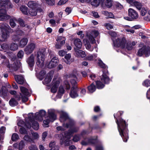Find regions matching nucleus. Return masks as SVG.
<instances>
[{
    "instance_id": "obj_14",
    "label": "nucleus",
    "mask_w": 150,
    "mask_h": 150,
    "mask_svg": "<svg viewBox=\"0 0 150 150\" xmlns=\"http://www.w3.org/2000/svg\"><path fill=\"white\" fill-rule=\"evenodd\" d=\"M8 90L4 86H3L0 91L1 96L4 98H6L8 94Z\"/></svg>"
},
{
    "instance_id": "obj_36",
    "label": "nucleus",
    "mask_w": 150,
    "mask_h": 150,
    "mask_svg": "<svg viewBox=\"0 0 150 150\" xmlns=\"http://www.w3.org/2000/svg\"><path fill=\"white\" fill-rule=\"evenodd\" d=\"M71 58V55L70 54H66L64 57V58L65 59L64 62L67 64H70L71 62L70 60Z\"/></svg>"
},
{
    "instance_id": "obj_21",
    "label": "nucleus",
    "mask_w": 150,
    "mask_h": 150,
    "mask_svg": "<svg viewBox=\"0 0 150 150\" xmlns=\"http://www.w3.org/2000/svg\"><path fill=\"white\" fill-rule=\"evenodd\" d=\"M124 112L122 111H118L116 114H114V117L115 120V122L117 120H118L119 119H121V118H122L121 117V116L123 114Z\"/></svg>"
},
{
    "instance_id": "obj_23",
    "label": "nucleus",
    "mask_w": 150,
    "mask_h": 150,
    "mask_svg": "<svg viewBox=\"0 0 150 150\" xmlns=\"http://www.w3.org/2000/svg\"><path fill=\"white\" fill-rule=\"evenodd\" d=\"M69 122L68 123H66L65 125V127L67 128H71L74 126L75 125V122L72 119L70 118L68 120Z\"/></svg>"
},
{
    "instance_id": "obj_6",
    "label": "nucleus",
    "mask_w": 150,
    "mask_h": 150,
    "mask_svg": "<svg viewBox=\"0 0 150 150\" xmlns=\"http://www.w3.org/2000/svg\"><path fill=\"white\" fill-rule=\"evenodd\" d=\"M59 60L56 57H53L49 62H47L46 64V66L49 69H51L56 67L58 64Z\"/></svg>"
},
{
    "instance_id": "obj_37",
    "label": "nucleus",
    "mask_w": 150,
    "mask_h": 150,
    "mask_svg": "<svg viewBox=\"0 0 150 150\" xmlns=\"http://www.w3.org/2000/svg\"><path fill=\"white\" fill-rule=\"evenodd\" d=\"M10 18L9 16L7 15L5 13H3L0 14V20L6 21L8 19Z\"/></svg>"
},
{
    "instance_id": "obj_53",
    "label": "nucleus",
    "mask_w": 150,
    "mask_h": 150,
    "mask_svg": "<svg viewBox=\"0 0 150 150\" xmlns=\"http://www.w3.org/2000/svg\"><path fill=\"white\" fill-rule=\"evenodd\" d=\"M47 3L50 6H53L54 5L55 0H45Z\"/></svg>"
},
{
    "instance_id": "obj_13",
    "label": "nucleus",
    "mask_w": 150,
    "mask_h": 150,
    "mask_svg": "<svg viewBox=\"0 0 150 150\" xmlns=\"http://www.w3.org/2000/svg\"><path fill=\"white\" fill-rule=\"evenodd\" d=\"M70 118L66 112L62 111L60 114L59 120L61 122H64Z\"/></svg>"
},
{
    "instance_id": "obj_17",
    "label": "nucleus",
    "mask_w": 150,
    "mask_h": 150,
    "mask_svg": "<svg viewBox=\"0 0 150 150\" xmlns=\"http://www.w3.org/2000/svg\"><path fill=\"white\" fill-rule=\"evenodd\" d=\"M74 44L76 48V49H81L82 47V43L80 39L77 38L74 40Z\"/></svg>"
},
{
    "instance_id": "obj_26",
    "label": "nucleus",
    "mask_w": 150,
    "mask_h": 150,
    "mask_svg": "<svg viewBox=\"0 0 150 150\" xmlns=\"http://www.w3.org/2000/svg\"><path fill=\"white\" fill-rule=\"evenodd\" d=\"M70 139L68 140V139H65L61 138L60 139V144L61 145L64 144L65 146H68L70 145Z\"/></svg>"
},
{
    "instance_id": "obj_46",
    "label": "nucleus",
    "mask_w": 150,
    "mask_h": 150,
    "mask_svg": "<svg viewBox=\"0 0 150 150\" xmlns=\"http://www.w3.org/2000/svg\"><path fill=\"white\" fill-rule=\"evenodd\" d=\"M89 127H91L92 130L93 129H101V127L98 124H96L94 125L93 127H90V124H89Z\"/></svg>"
},
{
    "instance_id": "obj_56",
    "label": "nucleus",
    "mask_w": 150,
    "mask_h": 150,
    "mask_svg": "<svg viewBox=\"0 0 150 150\" xmlns=\"http://www.w3.org/2000/svg\"><path fill=\"white\" fill-rule=\"evenodd\" d=\"M64 93V90L63 88H59L58 91V95L62 96Z\"/></svg>"
},
{
    "instance_id": "obj_34",
    "label": "nucleus",
    "mask_w": 150,
    "mask_h": 150,
    "mask_svg": "<svg viewBox=\"0 0 150 150\" xmlns=\"http://www.w3.org/2000/svg\"><path fill=\"white\" fill-rule=\"evenodd\" d=\"M71 133H70V132L68 130L67 132H65L64 134V136H63L62 138H61L65 139H67L68 140L70 139L71 136L72 135Z\"/></svg>"
},
{
    "instance_id": "obj_57",
    "label": "nucleus",
    "mask_w": 150,
    "mask_h": 150,
    "mask_svg": "<svg viewBox=\"0 0 150 150\" xmlns=\"http://www.w3.org/2000/svg\"><path fill=\"white\" fill-rule=\"evenodd\" d=\"M140 10V14L142 16H144L147 13V11L144 8H142Z\"/></svg>"
},
{
    "instance_id": "obj_11",
    "label": "nucleus",
    "mask_w": 150,
    "mask_h": 150,
    "mask_svg": "<svg viewBox=\"0 0 150 150\" xmlns=\"http://www.w3.org/2000/svg\"><path fill=\"white\" fill-rule=\"evenodd\" d=\"M46 112L43 110H41L39 112H36L35 113V118L36 119L42 121L43 120L42 117L45 116Z\"/></svg>"
},
{
    "instance_id": "obj_33",
    "label": "nucleus",
    "mask_w": 150,
    "mask_h": 150,
    "mask_svg": "<svg viewBox=\"0 0 150 150\" xmlns=\"http://www.w3.org/2000/svg\"><path fill=\"white\" fill-rule=\"evenodd\" d=\"M28 13L31 16H36L37 13V11L36 10V8L30 9L28 11Z\"/></svg>"
},
{
    "instance_id": "obj_50",
    "label": "nucleus",
    "mask_w": 150,
    "mask_h": 150,
    "mask_svg": "<svg viewBox=\"0 0 150 150\" xmlns=\"http://www.w3.org/2000/svg\"><path fill=\"white\" fill-rule=\"evenodd\" d=\"M142 85L146 87L150 86V80L146 79L142 83Z\"/></svg>"
},
{
    "instance_id": "obj_22",
    "label": "nucleus",
    "mask_w": 150,
    "mask_h": 150,
    "mask_svg": "<svg viewBox=\"0 0 150 150\" xmlns=\"http://www.w3.org/2000/svg\"><path fill=\"white\" fill-rule=\"evenodd\" d=\"M19 67L18 63L17 62H14L13 64H11L10 69L12 71H16Z\"/></svg>"
},
{
    "instance_id": "obj_3",
    "label": "nucleus",
    "mask_w": 150,
    "mask_h": 150,
    "mask_svg": "<svg viewBox=\"0 0 150 150\" xmlns=\"http://www.w3.org/2000/svg\"><path fill=\"white\" fill-rule=\"evenodd\" d=\"M45 51H39L37 53V65L40 67H42L44 64V61L45 57Z\"/></svg>"
},
{
    "instance_id": "obj_32",
    "label": "nucleus",
    "mask_w": 150,
    "mask_h": 150,
    "mask_svg": "<svg viewBox=\"0 0 150 150\" xmlns=\"http://www.w3.org/2000/svg\"><path fill=\"white\" fill-rule=\"evenodd\" d=\"M27 5L31 8H35L37 7V4L34 1H30L28 3Z\"/></svg>"
},
{
    "instance_id": "obj_4",
    "label": "nucleus",
    "mask_w": 150,
    "mask_h": 150,
    "mask_svg": "<svg viewBox=\"0 0 150 150\" xmlns=\"http://www.w3.org/2000/svg\"><path fill=\"white\" fill-rule=\"evenodd\" d=\"M144 54L146 57H148L150 55V47L148 46L143 45L142 47L139 49L137 52V55L139 57L142 56Z\"/></svg>"
},
{
    "instance_id": "obj_63",
    "label": "nucleus",
    "mask_w": 150,
    "mask_h": 150,
    "mask_svg": "<svg viewBox=\"0 0 150 150\" xmlns=\"http://www.w3.org/2000/svg\"><path fill=\"white\" fill-rule=\"evenodd\" d=\"M30 150H38V149L36 146L34 145H32L29 147Z\"/></svg>"
},
{
    "instance_id": "obj_58",
    "label": "nucleus",
    "mask_w": 150,
    "mask_h": 150,
    "mask_svg": "<svg viewBox=\"0 0 150 150\" xmlns=\"http://www.w3.org/2000/svg\"><path fill=\"white\" fill-rule=\"evenodd\" d=\"M20 96H21L22 98V101L23 102H27L28 100V98L27 97H26L25 96H22L21 93H20Z\"/></svg>"
},
{
    "instance_id": "obj_52",
    "label": "nucleus",
    "mask_w": 150,
    "mask_h": 150,
    "mask_svg": "<svg viewBox=\"0 0 150 150\" xmlns=\"http://www.w3.org/2000/svg\"><path fill=\"white\" fill-rule=\"evenodd\" d=\"M25 144L23 140H21L19 143L18 146L19 150H22Z\"/></svg>"
},
{
    "instance_id": "obj_42",
    "label": "nucleus",
    "mask_w": 150,
    "mask_h": 150,
    "mask_svg": "<svg viewBox=\"0 0 150 150\" xmlns=\"http://www.w3.org/2000/svg\"><path fill=\"white\" fill-rule=\"evenodd\" d=\"M18 23L22 27H24L27 25L25 24V21L22 18H19L18 20Z\"/></svg>"
},
{
    "instance_id": "obj_29",
    "label": "nucleus",
    "mask_w": 150,
    "mask_h": 150,
    "mask_svg": "<svg viewBox=\"0 0 150 150\" xmlns=\"http://www.w3.org/2000/svg\"><path fill=\"white\" fill-rule=\"evenodd\" d=\"M8 47L10 50L13 51L17 50L18 48V45L13 42L11 43Z\"/></svg>"
},
{
    "instance_id": "obj_48",
    "label": "nucleus",
    "mask_w": 150,
    "mask_h": 150,
    "mask_svg": "<svg viewBox=\"0 0 150 150\" xmlns=\"http://www.w3.org/2000/svg\"><path fill=\"white\" fill-rule=\"evenodd\" d=\"M19 138V136L18 134L16 133H14L13 134L11 139L13 141H15L17 140Z\"/></svg>"
},
{
    "instance_id": "obj_61",
    "label": "nucleus",
    "mask_w": 150,
    "mask_h": 150,
    "mask_svg": "<svg viewBox=\"0 0 150 150\" xmlns=\"http://www.w3.org/2000/svg\"><path fill=\"white\" fill-rule=\"evenodd\" d=\"M70 81L72 86H77L76 85L77 82L75 79H71L70 80Z\"/></svg>"
},
{
    "instance_id": "obj_25",
    "label": "nucleus",
    "mask_w": 150,
    "mask_h": 150,
    "mask_svg": "<svg viewBox=\"0 0 150 150\" xmlns=\"http://www.w3.org/2000/svg\"><path fill=\"white\" fill-rule=\"evenodd\" d=\"M9 104L11 106L15 107L18 104V103L15 98H12L9 101Z\"/></svg>"
},
{
    "instance_id": "obj_20",
    "label": "nucleus",
    "mask_w": 150,
    "mask_h": 150,
    "mask_svg": "<svg viewBox=\"0 0 150 150\" xmlns=\"http://www.w3.org/2000/svg\"><path fill=\"white\" fill-rule=\"evenodd\" d=\"M94 137V138H91L88 139V142L89 144L96 145L98 143V136H97Z\"/></svg>"
},
{
    "instance_id": "obj_35",
    "label": "nucleus",
    "mask_w": 150,
    "mask_h": 150,
    "mask_svg": "<svg viewBox=\"0 0 150 150\" xmlns=\"http://www.w3.org/2000/svg\"><path fill=\"white\" fill-rule=\"evenodd\" d=\"M133 5L135 6L139 10H140L141 9L142 6V5L141 3L137 1L134 2Z\"/></svg>"
},
{
    "instance_id": "obj_43",
    "label": "nucleus",
    "mask_w": 150,
    "mask_h": 150,
    "mask_svg": "<svg viewBox=\"0 0 150 150\" xmlns=\"http://www.w3.org/2000/svg\"><path fill=\"white\" fill-rule=\"evenodd\" d=\"M52 78V77L50 75H47L44 80L45 84H47L49 83L51 81Z\"/></svg>"
},
{
    "instance_id": "obj_49",
    "label": "nucleus",
    "mask_w": 150,
    "mask_h": 150,
    "mask_svg": "<svg viewBox=\"0 0 150 150\" xmlns=\"http://www.w3.org/2000/svg\"><path fill=\"white\" fill-rule=\"evenodd\" d=\"M105 14L108 16V18H114V16L112 13L108 12L107 11H104Z\"/></svg>"
},
{
    "instance_id": "obj_64",
    "label": "nucleus",
    "mask_w": 150,
    "mask_h": 150,
    "mask_svg": "<svg viewBox=\"0 0 150 150\" xmlns=\"http://www.w3.org/2000/svg\"><path fill=\"white\" fill-rule=\"evenodd\" d=\"M95 150H103V146L101 145H97L95 147Z\"/></svg>"
},
{
    "instance_id": "obj_9",
    "label": "nucleus",
    "mask_w": 150,
    "mask_h": 150,
    "mask_svg": "<svg viewBox=\"0 0 150 150\" xmlns=\"http://www.w3.org/2000/svg\"><path fill=\"white\" fill-rule=\"evenodd\" d=\"M26 62L28 64V67L30 71H32L34 65V57L33 54L30 56L27 59Z\"/></svg>"
},
{
    "instance_id": "obj_60",
    "label": "nucleus",
    "mask_w": 150,
    "mask_h": 150,
    "mask_svg": "<svg viewBox=\"0 0 150 150\" xmlns=\"http://www.w3.org/2000/svg\"><path fill=\"white\" fill-rule=\"evenodd\" d=\"M25 124V122L23 120H20L18 123L17 125L21 127L22 126L24 125Z\"/></svg>"
},
{
    "instance_id": "obj_62",
    "label": "nucleus",
    "mask_w": 150,
    "mask_h": 150,
    "mask_svg": "<svg viewBox=\"0 0 150 150\" xmlns=\"http://www.w3.org/2000/svg\"><path fill=\"white\" fill-rule=\"evenodd\" d=\"M105 26L108 30L112 29L113 28V26L109 23H105Z\"/></svg>"
},
{
    "instance_id": "obj_15",
    "label": "nucleus",
    "mask_w": 150,
    "mask_h": 150,
    "mask_svg": "<svg viewBox=\"0 0 150 150\" xmlns=\"http://www.w3.org/2000/svg\"><path fill=\"white\" fill-rule=\"evenodd\" d=\"M14 78L16 82L19 84H23L24 82V79L22 76L15 75L14 76Z\"/></svg>"
},
{
    "instance_id": "obj_31",
    "label": "nucleus",
    "mask_w": 150,
    "mask_h": 150,
    "mask_svg": "<svg viewBox=\"0 0 150 150\" xmlns=\"http://www.w3.org/2000/svg\"><path fill=\"white\" fill-rule=\"evenodd\" d=\"M20 90L24 95L27 96L29 93L28 89L22 86H20Z\"/></svg>"
},
{
    "instance_id": "obj_38",
    "label": "nucleus",
    "mask_w": 150,
    "mask_h": 150,
    "mask_svg": "<svg viewBox=\"0 0 150 150\" xmlns=\"http://www.w3.org/2000/svg\"><path fill=\"white\" fill-rule=\"evenodd\" d=\"M9 2L8 0H0V7H5Z\"/></svg>"
},
{
    "instance_id": "obj_8",
    "label": "nucleus",
    "mask_w": 150,
    "mask_h": 150,
    "mask_svg": "<svg viewBox=\"0 0 150 150\" xmlns=\"http://www.w3.org/2000/svg\"><path fill=\"white\" fill-rule=\"evenodd\" d=\"M79 89V88L78 86H72L69 93L70 96L72 98H75L78 97L79 95L78 92Z\"/></svg>"
},
{
    "instance_id": "obj_51",
    "label": "nucleus",
    "mask_w": 150,
    "mask_h": 150,
    "mask_svg": "<svg viewBox=\"0 0 150 150\" xmlns=\"http://www.w3.org/2000/svg\"><path fill=\"white\" fill-rule=\"evenodd\" d=\"M23 52L22 50H21L18 53L17 56L18 58L22 59L23 56Z\"/></svg>"
},
{
    "instance_id": "obj_27",
    "label": "nucleus",
    "mask_w": 150,
    "mask_h": 150,
    "mask_svg": "<svg viewBox=\"0 0 150 150\" xmlns=\"http://www.w3.org/2000/svg\"><path fill=\"white\" fill-rule=\"evenodd\" d=\"M46 74V71L45 70H41L39 73L36 75V76L38 79L41 81L44 78Z\"/></svg>"
},
{
    "instance_id": "obj_24",
    "label": "nucleus",
    "mask_w": 150,
    "mask_h": 150,
    "mask_svg": "<svg viewBox=\"0 0 150 150\" xmlns=\"http://www.w3.org/2000/svg\"><path fill=\"white\" fill-rule=\"evenodd\" d=\"M28 40L26 38H22L20 41L19 43V46L22 47H23L26 45L28 42Z\"/></svg>"
},
{
    "instance_id": "obj_45",
    "label": "nucleus",
    "mask_w": 150,
    "mask_h": 150,
    "mask_svg": "<svg viewBox=\"0 0 150 150\" xmlns=\"http://www.w3.org/2000/svg\"><path fill=\"white\" fill-rule=\"evenodd\" d=\"M20 36L18 35H14L12 37V40L15 42H18L20 39Z\"/></svg>"
},
{
    "instance_id": "obj_16",
    "label": "nucleus",
    "mask_w": 150,
    "mask_h": 150,
    "mask_svg": "<svg viewBox=\"0 0 150 150\" xmlns=\"http://www.w3.org/2000/svg\"><path fill=\"white\" fill-rule=\"evenodd\" d=\"M48 114L50 119L53 120V121L56 120V115H55L54 110L52 109L49 110L48 111Z\"/></svg>"
},
{
    "instance_id": "obj_47",
    "label": "nucleus",
    "mask_w": 150,
    "mask_h": 150,
    "mask_svg": "<svg viewBox=\"0 0 150 150\" xmlns=\"http://www.w3.org/2000/svg\"><path fill=\"white\" fill-rule=\"evenodd\" d=\"M98 62V65L101 68L103 69H105L106 68L105 64L101 60L99 59Z\"/></svg>"
},
{
    "instance_id": "obj_55",
    "label": "nucleus",
    "mask_w": 150,
    "mask_h": 150,
    "mask_svg": "<svg viewBox=\"0 0 150 150\" xmlns=\"http://www.w3.org/2000/svg\"><path fill=\"white\" fill-rule=\"evenodd\" d=\"M19 132L21 134H25L27 133V130L24 127L21 128L20 129Z\"/></svg>"
},
{
    "instance_id": "obj_30",
    "label": "nucleus",
    "mask_w": 150,
    "mask_h": 150,
    "mask_svg": "<svg viewBox=\"0 0 150 150\" xmlns=\"http://www.w3.org/2000/svg\"><path fill=\"white\" fill-rule=\"evenodd\" d=\"M28 8L25 6L23 5L20 8V10L25 15H28Z\"/></svg>"
},
{
    "instance_id": "obj_39",
    "label": "nucleus",
    "mask_w": 150,
    "mask_h": 150,
    "mask_svg": "<svg viewBox=\"0 0 150 150\" xmlns=\"http://www.w3.org/2000/svg\"><path fill=\"white\" fill-rule=\"evenodd\" d=\"M79 127H73L70 128L68 130L72 134L78 132L79 130Z\"/></svg>"
},
{
    "instance_id": "obj_12",
    "label": "nucleus",
    "mask_w": 150,
    "mask_h": 150,
    "mask_svg": "<svg viewBox=\"0 0 150 150\" xmlns=\"http://www.w3.org/2000/svg\"><path fill=\"white\" fill-rule=\"evenodd\" d=\"M128 15L132 19H136L138 17V15L137 12L134 9L129 8L128 9Z\"/></svg>"
},
{
    "instance_id": "obj_5",
    "label": "nucleus",
    "mask_w": 150,
    "mask_h": 150,
    "mask_svg": "<svg viewBox=\"0 0 150 150\" xmlns=\"http://www.w3.org/2000/svg\"><path fill=\"white\" fill-rule=\"evenodd\" d=\"M112 41L114 46L116 47H121L123 49L125 47L126 40L125 38H122L121 40L118 38L115 41L112 39Z\"/></svg>"
},
{
    "instance_id": "obj_19",
    "label": "nucleus",
    "mask_w": 150,
    "mask_h": 150,
    "mask_svg": "<svg viewBox=\"0 0 150 150\" xmlns=\"http://www.w3.org/2000/svg\"><path fill=\"white\" fill-rule=\"evenodd\" d=\"M74 50L76 54L78 57L83 58L86 56V54L84 51L77 49H75V48H74Z\"/></svg>"
},
{
    "instance_id": "obj_7",
    "label": "nucleus",
    "mask_w": 150,
    "mask_h": 150,
    "mask_svg": "<svg viewBox=\"0 0 150 150\" xmlns=\"http://www.w3.org/2000/svg\"><path fill=\"white\" fill-rule=\"evenodd\" d=\"M103 74L100 77V79L102 82L105 84H108L110 83V79L108 76L109 74L107 70H102Z\"/></svg>"
},
{
    "instance_id": "obj_18",
    "label": "nucleus",
    "mask_w": 150,
    "mask_h": 150,
    "mask_svg": "<svg viewBox=\"0 0 150 150\" xmlns=\"http://www.w3.org/2000/svg\"><path fill=\"white\" fill-rule=\"evenodd\" d=\"M87 89L89 93H92L94 92L96 90V86L94 82L92 83L87 86Z\"/></svg>"
},
{
    "instance_id": "obj_10",
    "label": "nucleus",
    "mask_w": 150,
    "mask_h": 150,
    "mask_svg": "<svg viewBox=\"0 0 150 150\" xmlns=\"http://www.w3.org/2000/svg\"><path fill=\"white\" fill-rule=\"evenodd\" d=\"M35 47V45L34 43H31L28 44L24 49V52L27 55L31 53L33 51Z\"/></svg>"
},
{
    "instance_id": "obj_2",
    "label": "nucleus",
    "mask_w": 150,
    "mask_h": 150,
    "mask_svg": "<svg viewBox=\"0 0 150 150\" xmlns=\"http://www.w3.org/2000/svg\"><path fill=\"white\" fill-rule=\"evenodd\" d=\"M0 29L1 30V41H5L9 37L10 33L12 30L10 26L4 23H0Z\"/></svg>"
},
{
    "instance_id": "obj_28",
    "label": "nucleus",
    "mask_w": 150,
    "mask_h": 150,
    "mask_svg": "<svg viewBox=\"0 0 150 150\" xmlns=\"http://www.w3.org/2000/svg\"><path fill=\"white\" fill-rule=\"evenodd\" d=\"M95 85L96 86V88L98 89H101L105 87V85L102 82L100 81H96Z\"/></svg>"
},
{
    "instance_id": "obj_59",
    "label": "nucleus",
    "mask_w": 150,
    "mask_h": 150,
    "mask_svg": "<svg viewBox=\"0 0 150 150\" xmlns=\"http://www.w3.org/2000/svg\"><path fill=\"white\" fill-rule=\"evenodd\" d=\"M66 53L67 52L66 51L62 50L59 51L58 54L60 56H64Z\"/></svg>"
},
{
    "instance_id": "obj_1",
    "label": "nucleus",
    "mask_w": 150,
    "mask_h": 150,
    "mask_svg": "<svg viewBox=\"0 0 150 150\" xmlns=\"http://www.w3.org/2000/svg\"><path fill=\"white\" fill-rule=\"evenodd\" d=\"M118 120L115 122L117 125L120 135L122 137L123 141L126 142L129 139L128 120L126 122L123 118H121V119Z\"/></svg>"
},
{
    "instance_id": "obj_54",
    "label": "nucleus",
    "mask_w": 150,
    "mask_h": 150,
    "mask_svg": "<svg viewBox=\"0 0 150 150\" xmlns=\"http://www.w3.org/2000/svg\"><path fill=\"white\" fill-rule=\"evenodd\" d=\"M105 5L108 8H110L112 6L111 2V0H106Z\"/></svg>"
},
{
    "instance_id": "obj_41",
    "label": "nucleus",
    "mask_w": 150,
    "mask_h": 150,
    "mask_svg": "<svg viewBox=\"0 0 150 150\" xmlns=\"http://www.w3.org/2000/svg\"><path fill=\"white\" fill-rule=\"evenodd\" d=\"M2 64L5 65L9 69H10L11 64H10L9 61L8 59L4 60L2 62Z\"/></svg>"
},
{
    "instance_id": "obj_44",
    "label": "nucleus",
    "mask_w": 150,
    "mask_h": 150,
    "mask_svg": "<svg viewBox=\"0 0 150 150\" xmlns=\"http://www.w3.org/2000/svg\"><path fill=\"white\" fill-rule=\"evenodd\" d=\"M100 3V0H93L91 2V4L95 7H97L99 5Z\"/></svg>"
},
{
    "instance_id": "obj_40",
    "label": "nucleus",
    "mask_w": 150,
    "mask_h": 150,
    "mask_svg": "<svg viewBox=\"0 0 150 150\" xmlns=\"http://www.w3.org/2000/svg\"><path fill=\"white\" fill-rule=\"evenodd\" d=\"M32 128L35 130H38L39 128V124L38 122L33 121L32 123Z\"/></svg>"
}]
</instances>
